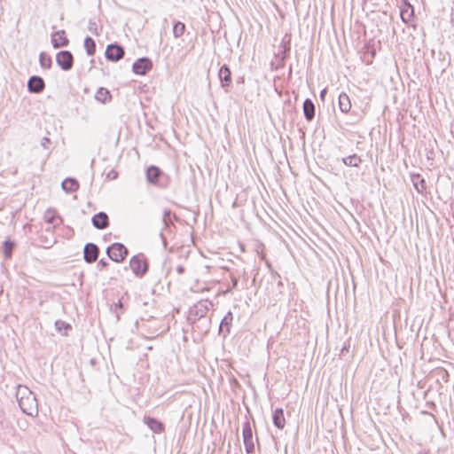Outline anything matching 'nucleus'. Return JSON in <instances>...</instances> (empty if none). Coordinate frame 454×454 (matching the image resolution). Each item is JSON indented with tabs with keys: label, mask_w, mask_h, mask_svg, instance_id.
<instances>
[{
	"label": "nucleus",
	"mask_w": 454,
	"mask_h": 454,
	"mask_svg": "<svg viewBox=\"0 0 454 454\" xmlns=\"http://www.w3.org/2000/svg\"><path fill=\"white\" fill-rule=\"evenodd\" d=\"M169 216V212L168 211H165L164 213V221H166V218Z\"/></svg>",
	"instance_id": "36"
},
{
	"label": "nucleus",
	"mask_w": 454,
	"mask_h": 454,
	"mask_svg": "<svg viewBox=\"0 0 454 454\" xmlns=\"http://www.w3.org/2000/svg\"><path fill=\"white\" fill-rule=\"evenodd\" d=\"M184 30H185V25L181 21L176 22L173 26V34H174L175 37H176V38L183 35L184 33Z\"/></svg>",
	"instance_id": "24"
},
{
	"label": "nucleus",
	"mask_w": 454,
	"mask_h": 454,
	"mask_svg": "<svg viewBox=\"0 0 454 454\" xmlns=\"http://www.w3.org/2000/svg\"><path fill=\"white\" fill-rule=\"evenodd\" d=\"M153 67L150 59H137L132 65V69L137 74H145Z\"/></svg>",
	"instance_id": "6"
},
{
	"label": "nucleus",
	"mask_w": 454,
	"mask_h": 454,
	"mask_svg": "<svg viewBox=\"0 0 454 454\" xmlns=\"http://www.w3.org/2000/svg\"><path fill=\"white\" fill-rule=\"evenodd\" d=\"M413 184H414V186H415L416 190L419 192H423V190L425 189V181L423 179H421L419 181V183H418L415 180H413Z\"/></svg>",
	"instance_id": "29"
},
{
	"label": "nucleus",
	"mask_w": 454,
	"mask_h": 454,
	"mask_svg": "<svg viewBox=\"0 0 454 454\" xmlns=\"http://www.w3.org/2000/svg\"><path fill=\"white\" fill-rule=\"evenodd\" d=\"M13 248V243L9 241V240H5L4 242V255L5 257H10L11 256V253H12V250Z\"/></svg>",
	"instance_id": "27"
},
{
	"label": "nucleus",
	"mask_w": 454,
	"mask_h": 454,
	"mask_svg": "<svg viewBox=\"0 0 454 454\" xmlns=\"http://www.w3.org/2000/svg\"><path fill=\"white\" fill-rule=\"evenodd\" d=\"M50 143H51V140L48 137H43V139L41 141V145L43 148L47 149L49 147Z\"/></svg>",
	"instance_id": "31"
},
{
	"label": "nucleus",
	"mask_w": 454,
	"mask_h": 454,
	"mask_svg": "<svg viewBox=\"0 0 454 454\" xmlns=\"http://www.w3.org/2000/svg\"><path fill=\"white\" fill-rule=\"evenodd\" d=\"M325 94H326V89L322 90L320 92V98L322 100L325 99Z\"/></svg>",
	"instance_id": "35"
},
{
	"label": "nucleus",
	"mask_w": 454,
	"mask_h": 454,
	"mask_svg": "<svg viewBox=\"0 0 454 454\" xmlns=\"http://www.w3.org/2000/svg\"><path fill=\"white\" fill-rule=\"evenodd\" d=\"M59 66L65 71L69 70L73 66V59H56Z\"/></svg>",
	"instance_id": "25"
},
{
	"label": "nucleus",
	"mask_w": 454,
	"mask_h": 454,
	"mask_svg": "<svg viewBox=\"0 0 454 454\" xmlns=\"http://www.w3.org/2000/svg\"><path fill=\"white\" fill-rule=\"evenodd\" d=\"M272 420L275 427H277L278 429H283L285 427L286 419L282 408H278L274 411Z\"/></svg>",
	"instance_id": "14"
},
{
	"label": "nucleus",
	"mask_w": 454,
	"mask_h": 454,
	"mask_svg": "<svg viewBox=\"0 0 454 454\" xmlns=\"http://www.w3.org/2000/svg\"><path fill=\"white\" fill-rule=\"evenodd\" d=\"M45 87L44 81L39 76H32L27 82V90L32 93H40Z\"/></svg>",
	"instance_id": "8"
},
{
	"label": "nucleus",
	"mask_w": 454,
	"mask_h": 454,
	"mask_svg": "<svg viewBox=\"0 0 454 454\" xmlns=\"http://www.w3.org/2000/svg\"><path fill=\"white\" fill-rule=\"evenodd\" d=\"M106 254L114 262H121L128 254V249L121 243H114L107 247Z\"/></svg>",
	"instance_id": "4"
},
{
	"label": "nucleus",
	"mask_w": 454,
	"mask_h": 454,
	"mask_svg": "<svg viewBox=\"0 0 454 454\" xmlns=\"http://www.w3.org/2000/svg\"><path fill=\"white\" fill-rule=\"evenodd\" d=\"M144 421L154 433H160L163 430V425L156 419L145 417Z\"/></svg>",
	"instance_id": "19"
},
{
	"label": "nucleus",
	"mask_w": 454,
	"mask_h": 454,
	"mask_svg": "<svg viewBox=\"0 0 454 454\" xmlns=\"http://www.w3.org/2000/svg\"><path fill=\"white\" fill-rule=\"evenodd\" d=\"M95 98L101 103H106L111 99V95L108 90L99 88L96 92Z\"/></svg>",
	"instance_id": "21"
},
{
	"label": "nucleus",
	"mask_w": 454,
	"mask_h": 454,
	"mask_svg": "<svg viewBox=\"0 0 454 454\" xmlns=\"http://www.w3.org/2000/svg\"><path fill=\"white\" fill-rule=\"evenodd\" d=\"M46 218H47V222H48V223H53V217H51V216H49V217H48V216H46Z\"/></svg>",
	"instance_id": "37"
},
{
	"label": "nucleus",
	"mask_w": 454,
	"mask_h": 454,
	"mask_svg": "<svg viewBox=\"0 0 454 454\" xmlns=\"http://www.w3.org/2000/svg\"><path fill=\"white\" fill-rule=\"evenodd\" d=\"M111 59V60H113V61H117V60H119L120 59L114 58V59Z\"/></svg>",
	"instance_id": "41"
},
{
	"label": "nucleus",
	"mask_w": 454,
	"mask_h": 454,
	"mask_svg": "<svg viewBox=\"0 0 454 454\" xmlns=\"http://www.w3.org/2000/svg\"><path fill=\"white\" fill-rule=\"evenodd\" d=\"M243 442L247 454L254 451L253 431L249 422H245L242 427Z\"/></svg>",
	"instance_id": "5"
},
{
	"label": "nucleus",
	"mask_w": 454,
	"mask_h": 454,
	"mask_svg": "<svg viewBox=\"0 0 454 454\" xmlns=\"http://www.w3.org/2000/svg\"><path fill=\"white\" fill-rule=\"evenodd\" d=\"M219 78L222 82L223 87L228 86L231 81V71L226 65H223L219 70Z\"/></svg>",
	"instance_id": "16"
},
{
	"label": "nucleus",
	"mask_w": 454,
	"mask_h": 454,
	"mask_svg": "<svg viewBox=\"0 0 454 454\" xmlns=\"http://www.w3.org/2000/svg\"><path fill=\"white\" fill-rule=\"evenodd\" d=\"M40 65L43 69H49L51 67V59H39Z\"/></svg>",
	"instance_id": "28"
},
{
	"label": "nucleus",
	"mask_w": 454,
	"mask_h": 454,
	"mask_svg": "<svg viewBox=\"0 0 454 454\" xmlns=\"http://www.w3.org/2000/svg\"><path fill=\"white\" fill-rule=\"evenodd\" d=\"M340 109L343 113H348L351 107L349 98L347 94L343 93L339 96Z\"/></svg>",
	"instance_id": "20"
},
{
	"label": "nucleus",
	"mask_w": 454,
	"mask_h": 454,
	"mask_svg": "<svg viewBox=\"0 0 454 454\" xmlns=\"http://www.w3.org/2000/svg\"><path fill=\"white\" fill-rule=\"evenodd\" d=\"M55 327H56V330L59 333L62 332V330H68L71 328V325L67 323H66L65 321H62V320H57L55 322Z\"/></svg>",
	"instance_id": "26"
},
{
	"label": "nucleus",
	"mask_w": 454,
	"mask_h": 454,
	"mask_svg": "<svg viewBox=\"0 0 454 454\" xmlns=\"http://www.w3.org/2000/svg\"><path fill=\"white\" fill-rule=\"evenodd\" d=\"M160 175H161V172H160V168L157 167L152 166L147 168L146 178H147V181L151 184H153L156 185H160V180H159Z\"/></svg>",
	"instance_id": "13"
},
{
	"label": "nucleus",
	"mask_w": 454,
	"mask_h": 454,
	"mask_svg": "<svg viewBox=\"0 0 454 454\" xmlns=\"http://www.w3.org/2000/svg\"><path fill=\"white\" fill-rule=\"evenodd\" d=\"M400 16L403 22L407 23L413 16V7L406 1H403L400 6Z\"/></svg>",
	"instance_id": "11"
},
{
	"label": "nucleus",
	"mask_w": 454,
	"mask_h": 454,
	"mask_svg": "<svg viewBox=\"0 0 454 454\" xmlns=\"http://www.w3.org/2000/svg\"><path fill=\"white\" fill-rule=\"evenodd\" d=\"M342 162L348 167H358L362 162V159L356 154H352L343 158Z\"/></svg>",
	"instance_id": "22"
},
{
	"label": "nucleus",
	"mask_w": 454,
	"mask_h": 454,
	"mask_svg": "<svg viewBox=\"0 0 454 454\" xmlns=\"http://www.w3.org/2000/svg\"><path fill=\"white\" fill-rule=\"evenodd\" d=\"M232 319V313L229 311L220 323L219 331L220 333H223L224 336L230 333Z\"/></svg>",
	"instance_id": "15"
},
{
	"label": "nucleus",
	"mask_w": 454,
	"mask_h": 454,
	"mask_svg": "<svg viewBox=\"0 0 454 454\" xmlns=\"http://www.w3.org/2000/svg\"><path fill=\"white\" fill-rule=\"evenodd\" d=\"M107 262L104 260H100L98 263V267L99 270H102L103 268H105L106 266Z\"/></svg>",
	"instance_id": "33"
},
{
	"label": "nucleus",
	"mask_w": 454,
	"mask_h": 454,
	"mask_svg": "<svg viewBox=\"0 0 454 454\" xmlns=\"http://www.w3.org/2000/svg\"><path fill=\"white\" fill-rule=\"evenodd\" d=\"M61 186L66 192H73L78 190L79 184L75 179L66 178L62 182Z\"/></svg>",
	"instance_id": "18"
},
{
	"label": "nucleus",
	"mask_w": 454,
	"mask_h": 454,
	"mask_svg": "<svg viewBox=\"0 0 454 454\" xmlns=\"http://www.w3.org/2000/svg\"><path fill=\"white\" fill-rule=\"evenodd\" d=\"M91 221L93 226L98 230L106 229L108 226V216L104 212L96 214L92 217Z\"/></svg>",
	"instance_id": "9"
},
{
	"label": "nucleus",
	"mask_w": 454,
	"mask_h": 454,
	"mask_svg": "<svg viewBox=\"0 0 454 454\" xmlns=\"http://www.w3.org/2000/svg\"><path fill=\"white\" fill-rule=\"evenodd\" d=\"M123 47L118 43L109 44L105 51V57H124Z\"/></svg>",
	"instance_id": "12"
},
{
	"label": "nucleus",
	"mask_w": 454,
	"mask_h": 454,
	"mask_svg": "<svg viewBox=\"0 0 454 454\" xmlns=\"http://www.w3.org/2000/svg\"><path fill=\"white\" fill-rule=\"evenodd\" d=\"M122 304L121 301H118L116 304H115V307H119V308H121Z\"/></svg>",
	"instance_id": "38"
},
{
	"label": "nucleus",
	"mask_w": 454,
	"mask_h": 454,
	"mask_svg": "<svg viewBox=\"0 0 454 454\" xmlns=\"http://www.w3.org/2000/svg\"><path fill=\"white\" fill-rule=\"evenodd\" d=\"M84 48L88 55H93L96 50L95 41L91 37L87 36L84 39Z\"/></svg>",
	"instance_id": "23"
},
{
	"label": "nucleus",
	"mask_w": 454,
	"mask_h": 454,
	"mask_svg": "<svg viewBox=\"0 0 454 454\" xmlns=\"http://www.w3.org/2000/svg\"><path fill=\"white\" fill-rule=\"evenodd\" d=\"M117 176H118V174H117V172H116V171H114V170H112L111 172H109V173L107 174V177H108L109 179H115V178L117 177Z\"/></svg>",
	"instance_id": "32"
},
{
	"label": "nucleus",
	"mask_w": 454,
	"mask_h": 454,
	"mask_svg": "<svg viewBox=\"0 0 454 454\" xmlns=\"http://www.w3.org/2000/svg\"><path fill=\"white\" fill-rule=\"evenodd\" d=\"M304 116L308 121H311L315 116V106L310 99H306L303 103Z\"/></svg>",
	"instance_id": "17"
},
{
	"label": "nucleus",
	"mask_w": 454,
	"mask_h": 454,
	"mask_svg": "<svg viewBox=\"0 0 454 454\" xmlns=\"http://www.w3.org/2000/svg\"><path fill=\"white\" fill-rule=\"evenodd\" d=\"M39 57H40V58H43V57H47V56H46V54H45L44 52H41V53L39 54Z\"/></svg>",
	"instance_id": "39"
},
{
	"label": "nucleus",
	"mask_w": 454,
	"mask_h": 454,
	"mask_svg": "<svg viewBox=\"0 0 454 454\" xmlns=\"http://www.w3.org/2000/svg\"><path fill=\"white\" fill-rule=\"evenodd\" d=\"M184 267L183 265L176 266V272L181 275L184 272Z\"/></svg>",
	"instance_id": "34"
},
{
	"label": "nucleus",
	"mask_w": 454,
	"mask_h": 454,
	"mask_svg": "<svg viewBox=\"0 0 454 454\" xmlns=\"http://www.w3.org/2000/svg\"><path fill=\"white\" fill-rule=\"evenodd\" d=\"M129 267H130L132 272L137 277H139V278L143 277L148 270V265H147L145 255L142 254H136V255L132 256L129 260Z\"/></svg>",
	"instance_id": "3"
},
{
	"label": "nucleus",
	"mask_w": 454,
	"mask_h": 454,
	"mask_svg": "<svg viewBox=\"0 0 454 454\" xmlns=\"http://www.w3.org/2000/svg\"><path fill=\"white\" fill-rule=\"evenodd\" d=\"M212 307L213 303L209 300L199 301L190 309L188 319L194 322L205 317Z\"/></svg>",
	"instance_id": "2"
},
{
	"label": "nucleus",
	"mask_w": 454,
	"mask_h": 454,
	"mask_svg": "<svg viewBox=\"0 0 454 454\" xmlns=\"http://www.w3.org/2000/svg\"><path fill=\"white\" fill-rule=\"evenodd\" d=\"M56 57H73L69 51H61L56 54Z\"/></svg>",
	"instance_id": "30"
},
{
	"label": "nucleus",
	"mask_w": 454,
	"mask_h": 454,
	"mask_svg": "<svg viewBox=\"0 0 454 454\" xmlns=\"http://www.w3.org/2000/svg\"><path fill=\"white\" fill-rule=\"evenodd\" d=\"M51 43L54 48L66 46L68 43V39L66 36L64 30L57 31L51 35Z\"/></svg>",
	"instance_id": "10"
},
{
	"label": "nucleus",
	"mask_w": 454,
	"mask_h": 454,
	"mask_svg": "<svg viewBox=\"0 0 454 454\" xmlns=\"http://www.w3.org/2000/svg\"><path fill=\"white\" fill-rule=\"evenodd\" d=\"M16 398L21 411L28 416H36L38 404L34 393L26 386L18 385Z\"/></svg>",
	"instance_id": "1"
},
{
	"label": "nucleus",
	"mask_w": 454,
	"mask_h": 454,
	"mask_svg": "<svg viewBox=\"0 0 454 454\" xmlns=\"http://www.w3.org/2000/svg\"><path fill=\"white\" fill-rule=\"evenodd\" d=\"M98 247L93 243H87L84 247V260L88 263L94 262L98 256Z\"/></svg>",
	"instance_id": "7"
},
{
	"label": "nucleus",
	"mask_w": 454,
	"mask_h": 454,
	"mask_svg": "<svg viewBox=\"0 0 454 454\" xmlns=\"http://www.w3.org/2000/svg\"><path fill=\"white\" fill-rule=\"evenodd\" d=\"M371 54H372V56L373 57V56L376 54L375 51H374V50H373V51H371Z\"/></svg>",
	"instance_id": "40"
}]
</instances>
